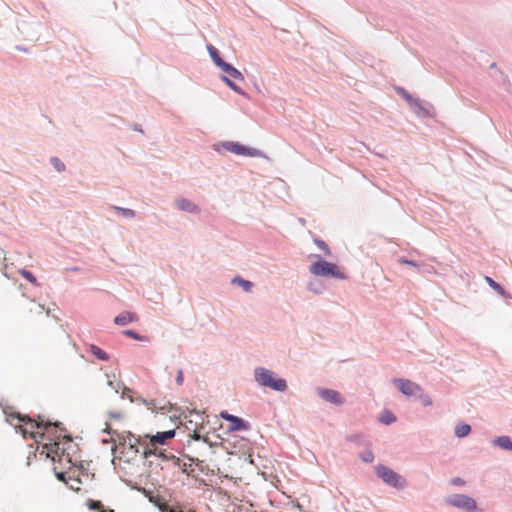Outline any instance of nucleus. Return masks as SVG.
Listing matches in <instances>:
<instances>
[{
  "label": "nucleus",
  "mask_w": 512,
  "mask_h": 512,
  "mask_svg": "<svg viewBox=\"0 0 512 512\" xmlns=\"http://www.w3.org/2000/svg\"><path fill=\"white\" fill-rule=\"evenodd\" d=\"M254 380L260 387L270 388L277 392H285L288 388L287 381L280 378L277 374L265 367H256L254 369Z\"/></svg>",
  "instance_id": "1"
},
{
  "label": "nucleus",
  "mask_w": 512,
  "mask_h": 512,
  "mask_svg": "<svg viewBox=\"0 0 512 512\" xmlns=\"http://www.w3.org/2000/svg\"><path fill=\"white\" fill-rule=\"evenodd\" d=\"M318 261L309 266V272L317 277H332L338 280L346 279V275L340 268L331 262L323 260L319 255H313Z\"/></svg>",
  "instance_id": "2"
},
{
  "label": "nucleus",
  "mask_w": 512,
  "mask_h": 512,
  "mask_svg": "<svg viewBox=\"0 0 512 512\" xmlns=\"http://www.w3.org/2000/svg\"><path fill=\"white\" fill-rule=\"evenodd\" d=\"M374 470L377 477L386 485L395 489H403L405 487L406 481L399 473L395 472L390 467L379 463L374 467Z\"/></svg>",
  "instance_id": "3"
},
{
  "label": "nucleus",
  "mask_w": 512,
  "mask_h": 512,
  "mask_svg": "<svg viewBox=\"0 0 512 512\" xmlns=\"http://www.w3.org/2000/svg\"><path fill=\"white\" fill-rule=\"evenodd\" d=\"M445 503L466 512H474L477 509L476 501L465 494H453L445 499Z\"/></svg>",
  "instance_id": "4"
},
{
  "label": "nucleus",
  "mask_w": 512,
  "mask_h": 512,
  "mask_svg": "<svg viewBox=\"0 0 512 512\" xmlns=\"http://www.w3.org/2000/svg\"><path fill=\"white\" fill-rule=\"evenodd\" d=\"M219 145L222 146L228 152H231L235 155H242V156H247V157H262L263 156L262 151L252 148V147L244 146V145L240 144L239 142L223 141Z\"/></svg>",
  "instance_id": "5"
},
{
  "label": "nucleus",
  "mask_w": 512,
  "mask_h": 512,
  "mask_svg": "<svg viewBox=\"0 0 512 512\" xmlns=\"http://www.w3.org/2000/svg\"><path fill=\"white\" fill-rule=\"evenodd\" d=\"M393 384L406 397L416 396L422 392V387L409 379L395 378L393 379Z\"/></svg>",
  "instance_id": "6"
},
{
  "label": "nucleus",
  "mask_w": 512,
  "mask_h": 512,
  "mask_svg": "<svg viewBox=\"0 0 512 512\" xmlns=\"http://www.w3.org/2000/svg\"><path fill=\"white\" fill-rule=\"evenodd\" d=\"M409 107L419 118H434L436 116V111L433 105L420 98H415Z\"/></svg>",
  "instance_id": "7"
},
{
  "label": "nucleus",
  "mask_w": 512,
  "mask_h": 512,
  "mask_svg": "<svg viewBox=\"0 0 512 512\" xmlns=\"http://www.w3.org/2000/svg\"><path fill=\"white\" fill-rule=\"evenodd\" d=\"M220 416L222 419L230 423L229 426L227 427V432L245 431L250 429L249 422L238 416L232 415L227 411H222L220 413Z\"/></svg>",
  "instance_id": "8"
},
{
  "label": "nucleus",
  "mask_w": 512,
  "mask_h": 512,
  "mask_svg": "<svg viewBox=\"0 0 512 512\" xmlns=\"http://www.w3.org/2000/svg\"><path fill=\"white\" fill-rule=\"evenodd\" d=\"M11 416L13 418H17L19 421L21 422H24V423H29L31 425V428H38V429H45L46 431H49V429H51L52 427H55L56 429H60V430H63V428L61 427L62 424L60 422H55V423H52V422H44V421H35L33 420L31 417L29 416H21L19 413H13L11 414Z\"/></svg>",
  "instance_id": "9"
},
{
  "label": "nucleus",
  "mask_w": 512,
  "mask_h": 512,
  "mask_svg": "<svg viewBox=\"0 0 512 512\" xmlns=\"http://www.w3.org/2000/svg\"><path fill=\"white\" fill-rule=\"evenodd\" d=\"M316 391L318 396L325 402L331 403L335 406H340L344 403L342 395L334 389L319 387Z\"/></svg>",
  "instance_id": "10"
},
{
  "label": "nucleus",
  "mask_w": 512,
  "mask_h": 512,
  "mask_svg": "<svg viewBox=\"0 0 512 512\" xmlns=\"http://www.w3.org/2000/svg\"><path fill=\"white\" fill-rule=\"evenodd\" d=\"M174 205L179 211H183L190 214H199L201 209L200 207L185 197H178L174 200Z\"/></svg>",
  "instance_id": "11"
},
{
  "label": "nucleus",
  "mask_w": 512,
  "mask_h": 512,
  "mask_svg": "<svg viewBox=\"0 0 512 512\" xmlns=\"http://www.w3.org/2000/svg\"><path fill=\"white\" fill-rule=\"evenodd\" d=\"M141 454L143 455L144 458L156 456L163 459H167V456L164 454V451L162 449H159L156 444L152 445L151 439L149 440V442H143Z\"/></svg>",
  "instance_id": "12"
},
{
  "label": "nucleus",
  "mask_w": 512,
  "mask_h": 512,
  "mask_svg": "<svg viewBox=\"0 0 512 512\" xmlns=\"http://www.w3.org/2000/svg\"><path fill=\"white\" fill-rule=\"evenodd\" d=\"M175 435H176V430L171 429V430H167V431L157 432L155 435H152V436L146 435L145 437L151 438L152 445L153 444L164 445L167 440L174 438Z\"/></svg>",
  "instance_id": "13"
},
{
  "label": "nucleus",
  "mask_w": 512,
  "mask_h": 512,
  "mask_svg": "<svg viewBox=\"0 0 512 512\" xmlns=\"http://www.w3.org/2000/svg\"><path fill=\"white\" fill-rule=\"evenodd\" d=\"M136 321H138V316L130 311H124L114 318V323L118 326H125Z\"/></svg>",
  "instance_id": "14"
},
{
  "label": "nucleus",
  "mask_w": 512,
  "mask_h": 512,
  "mask_svg": "<svg viewBox=\"0 0 512 512\" xmlns=\"http://www.w3.org/2000/svg\"><path fill=\"white\" fill-rule=\"evenodd\" d=\"M492 445L506 451H512V438L508 435L498 436L492 440Z\"/></svg>",
  "instance_id": "15"
},
{
  "label": "nucleus",
  "mask_w": 512,
  "mask_h": 512,
  "mask_svg": "<svg viewBox=\"0 0 512 512\" xmlns=\"http://www.w3.org/2000/svg\"><path fill=\"white\" fill-rule=\"evenodd\" d=\"M106 377H107V386H109L116 394L119 393V390L121 388H123V391L121 393V398H125L127 397V393L130 392L131 390L124 386L122 382L120 381H114L110 378V375L108 373L105 374Z\"/></svg>",
  "instance_id": "16"
},
{
  "label": "nucleus",
  "mask_w": 512,
  "mask_h": 512,
  "mask_svg": "<svg viewBox=\"0 0 512 512\" xmlns=\"http://www.w3.org/2000/svg\"><path fill=\"white\" fill-rule=\"evenodd\" d=\"M220 69L236 80H244L243 74L230 63L224 62Z\"/></svg>",
  "instance_id": "17"
},
{
  "label": "nucleus",
  "mask_w": 512,
  "mask_h": 512,
  "mask_svg": "<svg viewBox=\"0 0 512 512\" xmlns=\"http://www.w3.org/2000/svg\"><path fill=\"white\" fill-rule=\"evenodd\" d=\"M307 290L315 295H321L326 290V286L317 279H312L307 283Z\"/></svg>",
  "instance_id": "18"
},
{
  "label": "nucleus",
  "mask_w": 512,
  "mask_h": 512,
  "mask_svg": "<svg viewBox=\"0 0 512 512\" xmlns=\"http://www.w3.org/2000/svg\"><path fill=\"white\" fill-rule=\"evenodd\" d=\"M206 48L213 63L220 68L225 61L220 57L218 50L212 44H207Z\"/></svg>",
  "instance_id": "19"
},
{
  "label": "nucleus",
  "mask_w": 512,
  "mask_h": 512,
  "mask_svg": "<svg viewBox=\"0 0 512 512\" xmlns=\"http://www.w3.org/2000/svg\"><path fill=\"white\" fill-rule=\"evenodd\" d=\"M231 283L239 285L246 293H250L253 288V283L251 281L246 280L240 276H235L231 280Z\"/></svg>",
  "instance_id": "20"
},
{
  "label": "nucleus",
  "mask_w": 512,
  "mask_h": 512,
  "mask_svg": "<svg viewBox=\"0 0 512 512\" xmlns=\"http://www.w3.org/2000/svg\"><path fill=\"white\" fill-rule=\"evenodd\" d=\"M471 432V426L467 423H458L455 426L454 434L458 438H464L468 436Z\"/></svg>",
  "instance_id": "21"
},
{
  "label": "nucleus",
  "mask_w": 512,
  "mask_h": 512,
  "mask_svg": "<svg viewBox=\"0 0 512 512\" xmlns=\"http://www.w3.org/2000/svg\"><path fill=\"white\" fill-rule=\"evenodd\" d=\"M128 444H129V448L131 450H134V452L141 454L143 442H141L138 438H136L131 433H129Z\"/></svg>",
  "instance_id": "22"
},
{
  "label": "nucleus",
  "mask_w": 512,
  "mask_h": 512,
  "mask_svg": "<svg viewBox=\"0 0 512 512\" xmlns=\"http://www.w3.org/2000/svg\"><path fill=\"white\" fill-rule=\"evenodd\" d=\"M221 80L234 92L239 95L246 96V93L239 87L234 81H232L229 77L222 75Z\"/></svg>",
  "instance_id": "23"
},
{
  "label": "nucleus",
  "mask_w": 512,
  "mask_h": 512,
  "mask_svg": "<svg viewBox=\"0 0 512 512\" xmlns=\"http://www.w3.org/2000/svg\"><path fill=\"white\" fill-rule=\"evenodd\" d=\"M90 352L99 360L108 361L110 359L109 354L96 345H90Z\"/></svg>",
  "instance_id": "24"
},
{
  "label": "nucleus",
  "mask_w": 512,
  "mask_h": 512,
  "mask_svg": "<svg viewBox=\"0 0 512 512\" xmlns=\"http://www.w3.org/2000/svg\"><path fill=\"white\" fill-rule=\"evenodd\" d=\"M17 431L19 430L24 437H27L29 435L31 438H33L36 442H39L40 440L45 438L44 433H35V432H28L27 429H25L22 425H19L16 427Z\"/></svg>",
  "instance_id": "25"
},
{
  "label": "nucleus",
  "mask_w": 512,
  "mask_h": 512,
  "mask_svg": "<svg viewBox=\"0 0 512 512\" xmlns=\"http://www.w3.org/2000/svg\"><path fill=\"white\" fill-rule=\"evenodd\" d=\"M379 421L385 425H391L396 422V416L391 411L385 410L381 414Z\"/></svg>",
  "instance_id": "26"
},
{
  "label": "nucleus",
  "mask_w": 512,
  "mask_h": 512,
  "mask_svg": "<svg viewBox=\"0 0 512 512\" xmlns=\"http://www.w3.org/2000/svg\"><path fill=\"white\" fill-rule=\"evenodd\" d=\"M485 280L487 282V284L492 288L494 289L495 291H497L500 295L502 296H506V291L504 290V288L497 282H495L491 277L489 276H486L485 277Z\"/></svg>",
  "instance_id": "27"
},
{
  "label": "nucleus",
  "mask_w": 512,
  "mask_h": 512,
  "mask_svg": "<svg viewBox=\"0 0 512 512\" xmlns=\"http://www.w3.org/2000/svg\"><path fill=\"white\" fill-rule=\"evenodd\" d=\"M19 274L23 276L27 281H29L32 285L38 286L37 278L29 270L19 269Z\"/></svg>",
  "instance_id": "28"
},
{
  "label": "nucleus",
  "mask_w": 512,
  "mask_h": 512,
  "mask_svg": "<svg viewBox=\"0 0 512 512\" xmlns=\"http://www.w3.org/2000/svg\"><path fill=\"white\" fill-rule=\"evenodd\" d=\"M359 458L365 463H372L375 459V456L372 450L366 449L359 453Z\"/></svg>",
  "instance_id": "29"
},
{
  "label": "nucleus",
  "mask_w": 512,
  "mask_h": 512,
  "mask_svg": "<svg viewBox=\"0 0 512 512\" xmlns=\"http://www.w3.org/2000/svg\"><path fill=\"white\" fill-rule=\"evenodd\" d=\"M314 243L319 249H321L325 253L326 256H329L331 254L330 248L324 240L320 238H315Z\"/></svg>",
  "instance_id": "30"
},
{
  "label": "nucleus",
  "mask_w": 512,
  "mask_h": 512,
  "mask_svg": "<svg viewBox=\"0 0 512 512\" xmlns=\"http://www.w3.org/2000/svg\"><path fill=\"white\" fill-rule=\"evenodd\" d=\"M123 334L127 337H130L134 340H138V341H144V340H147V337L144 336V335H141L139 333H137L136 331L134 330H131V329H127V330H124L123 331Z\"/></svg>",
  "instance_id": "31"
},
{
  "label": "nucleus",
  "mask_w": 512,
  "mask_h": 512,
  "mask_svg": "<svg viewBox=\"0 0 512 512\" xmlns=\"http://www.w3.org/2000/svg\"><path fill=\"white\" fill-rule=\"evenodd\" d=\"M115 210L126 218H134L136 213L133 209L116 206Z\"/></svg>",
  "instance_id": "32"
},
{
  "label": "nucleus",
  "mask_w": 512,
  "mask_h": 512,
  "mask_svg": "<svg viewBox=\"0 0 512 512\" xmlns=\"http://www.w3.org/2000/svg\"><path fill=\"white\" fill-rule=\"evenodd\" d=\"M50 162L58 172H63L66 168L65 164L58 157H52Z\"/></svg>",
  "instance_id": "33"
},
{
  "label": "nucleus",
  "mask_w": 512,
  "mask_h": 512,
  "mask_svg": "<svg viewBox=\"0 0 512 512\" xmlns=\"http://www.w3.org/2000/svg\"><path fill=\"white\" fill-rule=\"evenodd\" d=\"M397 93L399 95H401L406 100V102L408 103L409 106L415 100V98L409 92H407L404 88H397Z\"/></svg>",
  "instance_id": "34"
},
{
  "label": "nucleus",
  "mask_w": 512,
  "mask_h": 512,
  "mask_svg": "<svg viewBox=\"0 0 512 512\" xmlns=\"http://www.w3.org/2000/svg\"><path fill=\"white\" fill-rule=\"evenodd\" d=\"M416 396L419 397L421 403L425 407H429V406H431L433 404L431 397L428 394L424 393L423 391L420 392L419 394H417Z\"/></svg>",
  "instance_id": "35"
},
{
  "label": "nucleus",
  "mask_w": 512,
  "mask_h": 512,
  "mask_svg": "<svg viewBox=\"0 0 512 512\" xmlns=\"http://www.w3.org/2000/svg\"><path fill=\"white\" fill-rule=\"evenodd\" d=\"M398 262L401 263V264H404V265H410V266H413L415 268H419V264L413 260H409L407 258H404V257H401L398 259Z\"/></svg>",
  "instance_id": "36"
},
{
  "label": "nucleus",
  "mask_w": 512,
  "mask_h": 512,
  "mask_svg": "<svg viewBox=\"0 0 512 512\" xmlns=\"http://www.w3.org/2000/svg\"><path fill=\"white\" fill-rule=\"evenodd\" d=\"M175 381H176L177 385H179V386L183 384V382H184V374H183V370L182 369H179L177 371V375H176Z\"/></svg>",
  "instance_id": "37"
},
{
  "label": "nucleus",
  "mask_w": 512,
  "mask_h": 512,
  "mask_svg": "<svg viewBox=\"0 0 512 512\" xmlns=\"http://www.w3.org/2000/svg\"><path fill=\"white\" fill-rule=\"evenodd\" d=\"M363 438L362 434H353L347 437V441L350 442H360Z\"/></svg>",
  "instance_id": "38"
},
{
  "label": "nucleus",
  "mask_w": 512,
  "mask_h": 512,
  "mask_svg": "<svg viewBox=\"0 0 512 512\" xmlns=\"http://www.w3.org/2000/svg\"><path fill=\"white\" fill-rule=\"evenodd\" d=\"M451 483L456 486H461L465 484V481L460 477H455L451 480Z\"/></svg>",
  "instance_id": "39"
},
{
  "label": "nucleus",
  "mask_w": 512,
  "mask_h": 512,
  "mask_svg": "<svg viewBox=\"0 0 512 512\" xmlns=\"http://www.w3.org/2000/svg\"><path fill=\"white\" fill-rule=\"evenodd\" d=\"M55 476L60 481H66L65 473L64 472H56Z\"/></svg>",
  "instance_id": "40"
},
{
  "label": "nucleus",
  "mask_w": 512,
  "mask_h": 512,
  "mask_svg": "<svg viewBox=\"0 0 512 512\" xmlns=\"http://www.w3.org/2000/svg\"><path fill=\"white\" fill-rule=\"evenodd\" d=\"M109 416H110L111 418H114V419H120V418H121V413H120V412H117V411H116V412H110V413H109Z\"/></svg>",
  "instance_id": "41"
},
{
  "label": "nucleus",
  "mask_w": 512,
  "mask_h": 512,
  "mask_svg": "<svg viewBox=\"0 0 512 512\" xmlns=\"http://www.w3.org/2000/svg\"><path fill=\"white\" fill-rule=\"evenodd\" d=\"M100 506H101L100 502L92 501L91 504L89 505V508L90 509H95V508L100 507Z\"/></svg>",
  "instance_id": "42"
},
{
  "label": "nucleus",
  "mask_w": 512,
  "mask_h": 512,
  "mask_svg": "<svg viewBox=\"0 0 512 512\" xmlns=\"http://www.w3.org/2000/svg\"><path fill=\"white\" fill-rule=\"evenodd\" d=\"M143 404H145L146 406H150V405H154V400H146V399H142L141 400Z\"/></svg>",
  "instance_id": "43"
},
{
  "label": "nucleus",
  "mask_w": 512,
  "mask_h": 512,
  "mask_svg": "<svg viewBox=\"0 0 512 512\" xmlns=\"http://www.w3.org/2000/svg\"><path fill=\"white\" fill-rule=\"evenodd\" d=\"M132 128H133V130H135V131H138V132L143 133V130H142L141 126H139V125H137V124H134Z\"/></svg>",
  "instance_id": "44"
},
{
  "label": "nucleus",
  "mask_w": 512,
  "mask_h": 512,
  "mask_svg": "<svg viewBox=\"0 0 512 512\" xmlns=\"http://www.w3.org/2000/svg\"><path fill=\"white\" fill-rule=\"evenodd\" d=\"M191 460H192L193 462H195V463H196V465H199L200 463H202V461H201V460H199V459H193V458H191Z\"/></svg>",
  "instance_id": "45"
},
{
  "label": "nucleus",
  "mask_w": 512,
  "mask_h": 512,
  "mask_svg": "<svg viewBox=\"0 0 512 512\" xmlns=\"http://www.w3.org/2000/svg\"><path fill=\"white\" fill-rule=\"evenodd\" d=\"M189 414L192 415V414H198V412L195 410V409H192V410H189Z\"/></svg>",
  "instance_id": "46"
},
{
  "label": "nucleus",
  "mask_w": 512,
  "mask_h": 512,
  "mask_svg": "<svg viewBox=\"0 0 512 512\" xmlns=\"http://www.w3.org/2000/svg\"><path fill=\"white\" fill-rule=\"evenodd\" d=\"M52 446H54V447L56 448V450H57V449H59V444H58L57 442H54V443L52 444Z\"/></svg>",
  "instance_id": "47"
},
{
  "label": "nucleus",
  "mask_w": 512,
  "mask_h": 512,
  "mask_svg": "<svg viewBox=\"0 0 512 512\" xmlns=\"http://www.w3.org/2000/svg\"><path fill=\"white\" fill-rule=\"evenodd\" d=\"M187 468H188V465L184 464L182 469H183L184 472H186Z\"/></svg>",
  "instance_id": "48"
},
{
  "label": "nucleus",
  "mask_w": 512,
  "mask_h": 512,
  "mask_svg": "<svg viewBox=\"0 0 512 512\" xmlns=\"http://www.w3.org/2000/svg\"><path fill=\"white\" fill-rule=\"evenodd\" d=\"M69 270L75 272V271H78V268L77 267H73V268H70Z\"/></svg>",
  "instance_id": "49"
},
{
  "label": "nucleus",
  "mask_w": 512,
  "mask_h": 512,
  "mask_svg": "<svg viewBox=\"0 0 512 512\" xmlns=\"http://www.w3.org/2000/svg\"><path fill=\"white\" fill-rule=\"evenodd\" d=\"M248 458H249V463L253 464V459L251 458V456H249Z\"/></svg>",
  "instance_id": "50"
},
{
  "label": "nucleus",
  "mask_w": 512,
  "mask_h": 512,
  "mask_svg": "<svg viewBox=\"0 0 512 512\" xmlns=\"http://www.w3.org/2000/svg\"><path fill=\"white\" fill-rule=\"evenodd\" d=\"M159 510H161L162 512H165V508L162 506H159Z\"/></svg>",
  "instance_id": "51"
},
{
  "label": "nucleus",
  "mask_w": 512,
  "mask_h": 512,
  "mask_svg": "<svg viewBox=\"0 0 512 512\" xmlns=\"http://www.w3.org/2000/svg\"><path fill=\"white\" fill-rule=\"evenodd\" d=\"M214 150H215V151H219V149H218V145H214Z\"/></svg>",
  "instance_id": "52"
},
{
  "label": "nucleus",
  "mask_w": 512,
  "mask_h": 512,
  "mask_svg": "<svg viewBox=\"0 0 512 512\" xmlns=\"http://www.w3.org/2000/svg\"><path fill=\"white\" fill-rule=\"evenodd\" d=\"M199 438H200V437H199L198 435H196V434L194 435V439H195V440H198Z\"/></svg>",
  "instance_id": "53"
},
{
  "label": "nucleus",
  "mask_w": 512,
  "mask_h": 512,
  "mask_svg": "<svg viewBox=\"0 0 512 512\" xmlns=\"http://www.w3.org/2000/svg\"><path fill=\"white\" fill-rule=\"evenodd\" d=\"M18 49H19V50H21V51H26V49H25V48H20V47H18Z\"/></svg>",
  "instance_id": "54"
},
{
  "label": "nucleus",
  "mask_w": 512,
  "mask_h": 512,
  "mask_svg": "<svg viewBox=\"0 0 512 512\" xmlns=\"http://www.w3.org/2000/svg\"><path fill=\"white\" fill-rule=\"evenodd\" d=\"M65 438H67V440H71V437L70 436H64Z\"/></svg>",
  "instance_id": "55"
},
{
  "label": "nucleus",
  "mask_w": 512,
  "mask_h": 512,
  "mask_svg": "<svg viewBox=\"0 0 512 512\" xmlns=\"http://www.w3.org/2000/svg\"><path fill=\"white\" fill-rule=\"evenodd\" d=\"M104 512V511H103Z\"/></svg>",
  "instance_id": "56"
}]
</instances>
